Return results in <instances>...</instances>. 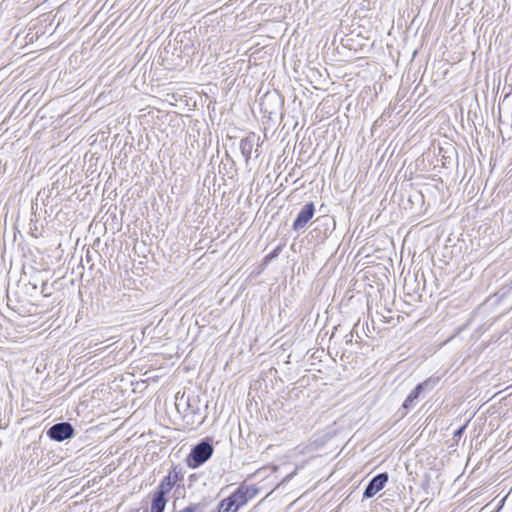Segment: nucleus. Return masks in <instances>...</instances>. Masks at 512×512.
<instances>
[{"instance_id": "obj_1", "label": "nucleus", "mask_w": 512, "mask_h": 512, "mask_svg": "<svg viewBox=\"0 0 512 512\" xmlns=\"http://www.w3.org/2000/svg\"><path fill=\"white\" fill-rule=\"evenodd\" d=\"M176 482L177 474L169 473L163 478L154 494L150 512H163L167 503L166 495L171 492Z\"/></svg>"}, {"instance_id": "obj_2", "label": "nucleus", "mask_w": 512, "mask_h": 512, "mask_svg": "<svg viewBox=\"0 0 512 512\" xmlns=\"http://www.w3.org/2000/svg\"><path fill=\"white\" fill-rule=\"evenodd\" d=\"M247 493V488H238L232 495L220 502L219 512H236L241 506L247 503Z\"/></svg>"}, {"instance_id": "obj_3", "label": "nucleus", "mask_w": 512, "mask_h": 512, "mask_svg": "<svg viewBox=\"0 0 512 512\" xmlns=\"http://www.w3.org/2000/svg\"><path fill=\"white\" fill-rule=\"evenodd\" d=\"M213 453V447L207 442L197 444L187 458V465L190 468H197L206 462Z\"/></svg>"}, {"instance_id": "obj_4", "label": "nucleus", "mask_w": 512, "mask_h": 512, "mask_svg": "<svg viewBox=\"0 0 512 512\" xmlns=\"http://www.w3.org/2000/svg\"><path fill=\"white\" fill-rule=\"evenodd\" d=\"M73 431L74 430L69 423L63 422V423H58V424L53 425L48 430V435L50 438H52L56 441H63V440H66V439L72 437Z\"/></svg>"}, {"instance_id": "obj_5", "label": "nucleus", "mask_w": 512, "mask_h": 512, "mask_svg": "<svg viewBox=\"0 0 512 512\" xmlns=\"http://www.w3.org/2000/svg\"><path fill=\"white\" fill-rule=\"evenodd\" d=\"M315 212V207L313 203L306 204L301 211L298 213L294 223L293 229L295 231L302 230L306 224L312 219Z\"/></svg>"}, {"instance_id": "obj_6", "label": "nucleus", "mask_w": 512, "mask_h": 512, "mask_svg": "<svg viewBox=\"0 0 512 512\" xmlns=\"http://www.w3.org/2000/svg\"><path fill=\"white\" fill-rule=\"evenodd\" d=\"M388 482V474L381 473L375 476L367 485L364 491V498H371L382 490L385 484Z\"/></svg>"}, {"instance_id": "obj_7", "label": "nucleus", "mask_w": 512, "mask_h": 512, "mask_svg": "<svg viewBox=\"0 0 512 512\" xmlns=\"http://www.w3.org/2000/svg\"><path fill=\"white\" fill-rule=\"evenodd\" d=\"M423 389V384H419L415 387V389L413 391H411V393L407 396V398L405 399L404 403H403V408L405 409H409L410 406H411V403L418 398L420 392L422 391Z\"/></svg>"}, {"instance_id": "obj_8", "label": "nucleus", "mask_w": 512, "mask_h": 512, "mask_svg": "<svg viewBox=\"0 0 512 512\" xmlns=\"http://www.w3.org/2000/svg\"><path fill=\"white\" fill-rule=\"evenodd\" d=\"M295 474H296V471H294L292 474H290L289 476H287L285 480H288V479L292 478Z\"/></svg>"}, {"instance_id": "obj_9", "label": "nucleus", "mask_w": 512, "mask_h": 512, "mask_svg": "<svg viewBox=\"0 0 512 512\" xmlns=\"http://www.w3.org/2000/svg\"><path fill=\"white\" fill-rule=\"evenodd\" d=\"M463 428L459 429L457 434H460L462 432Z\"/></svg>"}]
</instances>
